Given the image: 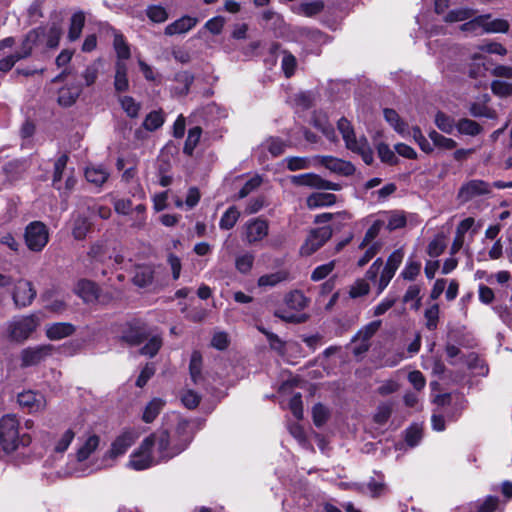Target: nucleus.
Returning a JSON list of instances; mask_svg holds the SVG:
<instances>
[{
    "mask_svg": "<svg viewBox=\"0 0 512 512\" xmlns=\"http://www.w3.org/2000/svg\"><path fill=\"white\" fill-rule=\"evenodd\" d=\"M334 267V261L316 267L311 274V279L313 281H320L324 279L333 271Z\"/></svg>",
    "mask_w": 512,
    "mask_h": 512,
    "instance_id": "63",
    "label": "nucleus"
},
{
    "mask_svg": "<svg viewBox=\"0 0 512 512\" xmlns=\"http://www.w3.org/2000/svg\"><path fill=\"white\" fill-rule=\"evenodd\" d=\"M99 289L97 285L90 281L82 279L78 281L75 287V293L86 303L94 302L98 299Z\"/></svg>",
    "mask_w": 512,
    "mask_h": 512,
    "instance_id": "18",
    "label": "nucleus"
},
{
    "mask_svg": "<svg viewBox=\"0 0 512 512\" xmlns=\"http://www.w3.org/2000/svg\"><path fill=\"white\" fill-rule=\"evenodd\" d=\"M284 163H286L287 169L290 171L309 169L312 166L317 165V163L315 162V157L313 159L298 156L286 157L284 159Z\"/></svg>",
    "mask_w": 512,
    "mask_h": 512,
    "instance_id": "30",
    "label": "nucleus"
},
{
    "mask_svg": "<svg viewBox=\"0 0 512 512\" xmlns=\"http://www.w3.org/2000/svg\"><path fill=\"white\" fill-rule=\"evenodd\" d=\"M75 437V431L73 428H68L59 434L55 440L54 451L56 453H64Z\"/></svg>",
    "mask_w": 512,
    "mask_h": 512,
    "instance_id": "34",
    "label": "nucleus"
},
{
    "mask_svg": "<svg viewBox=\"0 0 512 512\" xmlns=\"http://www.w3.org/2000/svg\"><path fill=\"white\" fill-rule=\"evenodd\" d=\"M429 138L432 140L435 146L445 150L454 149L457 145L453 139L445 137L437 131H431L429 133Z\"/></svg>",
    "mask_w": 512,
    "mask_h": 512,
    "instance_id": "46",
    "label": "nucleus"
},
{
    "mask_svg": "<svg viewBox=\"0 0 512 512\" xmlns=\"http://www.w3.org/2000/svg\"><path fill=\"white\" fill-rule=\"evenodd\" d=\"M456 128L460 134L476 136L482 131V127L471 119H461L456 124Z\"/></svg>",
    "mask_w": 512,
    "mask_h": 512,
    "instance_id": "37",
    "label": "nucleus"
},
{
    "mask_svg": "<svg viewBox=\"0 0 512 512\" xmlns=\"http://www.w3.org/2000/svg\"><path fill=\"white\" fill-rule=\"evenodd\" d=\"M91 227V223L88 218L83 216H78L74 220L72 234L75 239L82 240L86 237Z\"/></svg>",
    "mask_w": 512,
    "mask_h": 512,
    "instance_id": "38",
    "label": "nucleus"
},
{
    "mask_svg": "<svg viewBox=\"0 0 512 512\" xmlns=\"http://www.w3.org/2000/svg\"><path fill=\"white\" fill-rule=\"evenodd\" d=\"M435 124L441 131L447 134L452 133L454 128L456 127L454 120L450 116L442 112H438L436 114Z\"/></svg>",
    "mask_w": 512,
    "mask_h": 512,
    "instance_id": "48",
    "label": "nucleus"
},
{
    "mask_svg": "<svg viewBox=\"0 0 512 512\" xmlns=\"http://www.w3.org/2000/svg\"><path fill=\"white\" fill-rule=\"evenodd\" d=\"M200 400H201V396L190 389L184 391L181 396L182 403L188 409L196 408L199 405Z\"/></svg>",
    "mask_w": 512,
    "mask_h": 512,
    "instance_id": "62",
    "label": "nucleus"
},
{
    "mask_svg": "<svg viewBox=\"0 0 512 512\" xmlns=\"http://www.w3.org/2000/svg\"><path fill=\"white\" fill-rule=\"evenodd\" d=\"M51 346L40 345L35 347H28L21 351V366L29 367L41 363L49 355H51Z\"/></svg>",
    "mask_w": 512,
    "mask_h": 512,
    "instance_id": "14",
    "label": "nucleus"
},
{
    "mask_svg": "<svg viewBox=\"0 0 512 512\" xmlns=\"http://www.w3.org/2000/svg\"><path fill=\"white\" fill-rule=\"evenodd\" d=\"M285 146V142L277 137H270L262 144V147L274 157L281 155L285 151Z\"/></svg>",
    "mask_w": 512,
    "mask_h": 512,
    "instance_id": "47",
    "label": "nucleus"
},
{
    "mask_svg": "<svg viewBox=\"0 0 512 512\" xmlns=\"http://www.w3.org/2000/svg\"><path fill=\"white\" fill-rule=\"evenodd\" d=\"M100 443L99 436L95 434L89 435L84 443L78 448L76 453L77 461L83 462L98 448Z\"/></svg>",
    "mask_w": 512,
    "mask_h": 512,
    "instance_id": "22",
    "label": "nucleus"
},
{
    "mask_svg": "<svg viewBox=\"0 0 512 512\" xmlns=\"http://www.w3.org/2000/svg\"><path fill=\"white\" fill-rule=\"evenodd\" d=\"M381 326V321L376 320L368 323L363 328H361L358 333L355 335V339L359 341V339L370 342V339L375 335V333L379 330Z\"/></svg>",
    "mask_w": 512,
    "mask_h": 512,
    "instance_id": "44",
    "label": "nucleus"
},
{
    "mask_svg": "<svg viewBox=\"0 0 512 512\" xmlns=\"http://www.w3.org/2000/svg\"><path fill=\"white\" fill-rule=\"evenodd\" d=\"M100 67H101V60H96L92 64H90L89 66L86 67V69L84 70V72L82 74V77L85 81L86 86H91L92 84L95 83V81L98 77Z\"/></svg>",
    "mask_w": 512,
    "mask_h": 512,
    "instance_id": "55",
    "label": "nucleus"
},
{
    "mask_svg": "<svg viewBox=\"0 0 512 512\" xmlns=\"http://www.w3.org/2000/svg\"><path fill=\"white\" fill-rule=\"evenodd\" d=\"M385 120L393 127V129L404 135L407 132V124L400 118L399 114L390 108H386L383 111Z\"/></svg>",
    "mask_w": 512,
    "mask_h": 512,
    "instance_id": "32",
    "label": "nucleus"
},
{
    "mask_svg": "<svg viewBox=\"0 0 512 512\" xmlns=\"http://www.w3.org/2000/svg\"><path fill=\"white\" fill-rule=\"evenodd\" d=\"M370 291L369 283L366 279H357L349 288V296L353 299L362 297Z\"/></svg>",
    "mask_w": 512,
    "mask_h": 512,
    "instance_id": "49",
    "label": "nucleus"
},
{
    "mask_svg": "<svg viewBox=\"0 0 512 512\" xmlns=\"http://www.w3.org/2000/svg\"><path fill=\"white\" fill-rule=\"evenodd\" d=\"M313 422L317 427L322 426L328 419V409L322 404H316L312 410Z\"/></svg>",
    "mask_w": 512,
    "mask_h": 512,
    "instance_id": "64",
    "label": "nucleus"
},
{
    "mask_svg": "<svg viewBox=\"0 0 512 512\" xmlns=\"http://www.w3.org/2000/svg\"><path fill=\"white\" fill-rule=\"evenodd\" d=\"M485 20L482 23V32L485 33H505L509 29V24L504 19L490 20V15H482Z\"/></svg>",
    "mask_w": 512,
    "mask_h": 512,
    "instance_id": "26",
    "label": "nucleus"
},
{
    "mask_svg": "<svg viewBox=\"0 0 512 512\" xmlns=\"http://www.w3.org/2000/svg\"><path fill=\"white\" fill-rule=\"evenodd\" d=\"M202 130L200 127L196 126L189 130L188 137L185 141V145L183 148L184 153L187 155H192L195 147L197 146L200 137H201Z\"/></svg>",
    "mask_w": 512,
    "mask_h": 512,
    "instance_id": "42",
    "label": "nucleus"
},
{
    "mask_svg": "<svg viewBox=\"0 0 512 512\" xmlns=\"http://www.w3.org/2000/svg\"><path fill=\"white\" fill-rule=\"evenodd\" d=\"M139 434L134 429L124 430L116 439L112 442L111 448L103 457L102 464L99 468L110 467L114 464L115 460L123 456L126 451L134 444Z\"/></svg>",
    "mask_w": 512,
    "mask_h": 512,
    "instance_id": "5",
    "label": "nucleus"
},
{
    "mask_svg": "<svg viewBox=\"0 0 512 512\" xmlns=\"http://www.w3.org/2000/svg\"><path fill=\"white\" fill-rule=\"evenodd\" d=\"M165 405V401L161 398H153L144 408L142 420L145 423H152L159 415Z\"/></svg>",
    "mask_w": 512,
    "mask_h": 512,
    "instance_id": "24",
    "label": "nucleus"
},
{
    "mask_svg": "<svg viewBox=\"0 0 512 512\" xmlns=\"http://www.w3.org/2000/svg\"><path fill=\"white\" fill-rule=\"evenodd\" d=\"M109 173L102 166H92L85 170V177L88 182L101 186L108 179Z\"/></svg>",
    "mask_w": 512,
    "mask_h": 512,
    "instance_id": "27",
    "label": "nucleus"
},
{
    "mask_svg": "<svg viewBox=\"0 0 512 512\" xmlns=\"http://www.w3.org/2000/svg\"><path fill=\"white\" fill-rule=\"evenodd\" d=\"M68 162L67 155H61L54 164V173H53V186L58 190H63L62 187V177Z\"/></svg>",
    "mask_w": 512,
    "mask_h": 512,
    "instance_id": "36",
    "label": "nucleus"
},
{
    "mask_svg": "<svg viewBox=\"0 0 512 512\" xmlns=\"http://www.w3.org/2000/svg\"><path fill=\"white\" fill-rule=\"evenodd\" d=\"M3 173L9 181H15L20 178L21 165L16 161H10L2 167Z\"/></svg>",
    "mask_w": 512,
    "mask_h": 512,
    "instance_id": "61",
    "label": "nucleus"
},
{
    "mask_svg": "<svg viewBox=\"0 0 512 512\" xmlns=\"http://www.w3.org/2000/svg\"><path fill=\"white\" fill-rule=\"evenodd\" d=\"M289 278V273L285 270H280L274 273L265 274L259 277L258 286L260 287H273L277 284L286 281Z\"/></svg>",
    "mask_w": 512,
    "mask_h": 512,
    "instance_id": "31",
    "label": "nucleus"
},
{
    "mask_svg": "<svg viewBox=\"0 0 512 512\" xmlns=\"http://www.w3.org/2000/svg\"><path fill=\"white\" fill-rule=\"evenodd\" d=\"M255 256L251 252L242 253L235 258V268L242 274L249 273L254 264Z\"/></svg>",
    "mask_w": 512,
    "mask_h": 512,
    "instance_id": "35",
    "label": "nucleus"
},
{
    "mask_svg": "<svg viewBox=\"0 0 512 512\" xmlns=\"http://www.w3.org/2000/svg\"><path fill=\"white\" fill-rule=\"evenodd\" d=\"M85 24V15L83 12L79 11L74 13L70 20V27L68 31V38L70 41H76L79 39L82 29Z\"/></svg>",
    "mask_w": 512,
    "mask_h": 512,
    "instance_id": "28",
    "label": "nucleus"
},
{
    "mask_svg": "<svg viewBox=\"0 0 512 512\" xmlns=\"http://www.w3.org/2000/svg\"><path fill=\"white\" fill-rule=\"evenodd\" d=\"M26 246L33 252H40L49 241V231L47 226L41 221L29 223L24 232Z\"/></svg>",
    "mask_w": 512,
    "mask_h": 512,
    "instance_id": "6",
    "label": "nucleus"
},
{
    "mask_svg": "<svg viewBox=\"0 0 512 512\" xmlns=\"http://www.w3.org/2000/svg\"><path fill=\"white\" fill-rule=\"evenodd\" d=\"M445 248V237L442 234H438L429 242L427 254L432 258H436L444 252Z\"/></svg>",
    "mask_w": 512,
    "mask_h": 512,
    "instance_id": "39",
    "label": "nucleus"
},
{
    "mask_svg": "<svg viewBox=\"0 0 512 512\" xmlns=\"http://www.w3.org/2000/svg\"><path fill=\"white\" fill-rule=\"evenodd\" d=\"M147 17L154 23H163L168 19L167 10L160 5H150L146 9Z\"/></svg>",
    "mask_w": 512,
    "mask_h": 512,
    "instance_id": "43",
    "label": "nucleus"
},
{
    "mask_svg": "<svg viewBox=\"0 0 512 512\" xmlns=\"http://www.w3.org/2000/svg\"><path fill=\"white\" fill-rule=\"evenodd\" d=\"M337 127L342 134L346 147L353 152L359 153L362 160L367 165H370L373 162V153L368 147L367 141L364 138H356L350 122L345 118L339 119Z\"/></svg>",
    "mask_w": 512,
    "mask_h": 512,
    "instance_id": "3",
    "label": "nucleus"
},
{
    "mask_svg": "<svg viewBox=\"0 0 512 512\" xmlns=\"http://www.w3.org/2000/svg\"><path fill=\"white\" fill-rule=\"evenodd\" d=\"M114 49L117 53L118 60L124 61L130 57V49L127 43L124 40L122 34L114 33Z\"/></svg>",
    "mask_w": 512,
    "mask_h": 512,
    "instance_id": "41",
    "label": "nucleus"
},
{
    "mask_svg": "<svg viewBox=\"0 0 512 512\" xmlns=\"http://www.w3.org/2000/svg\"><path fill=\"white\" fill-rule=\"evenodd\" d=\"M146 207L142 204L137 205L132 211V224L133 228L141 229L146 222Z\"/></svg>",
    "mask_w": 512,
    "mask_h": 512,
    "instance_id": "58",
    "label": "nucleus"
},
{
    "mask_svg": "<svg viewBox=\"0 0 512 512\" xmlns=\"http://www.w3.org/2000/svg\"><path fill=\"white\" fill-rule=\"evenodd\" d=\"M315 162L331 171L332 173L349 176L355 171L354 166L347 161L333 156H316Z\"/></svg>",
    "mask_w": 512,
    "mask_h": 512,
    "instance_id": "13",
    "label": "nucleus"
},
{
    "mask_svg": "<svg viewBox=\"0 0 512 512\" xmlns=\"http://www.w3.org/2000/svg\"><path fill=\"white\" fill-rule=\"evenodd\" d=\"M475 14V12L472 9L469 8H459L450 11L446 17L445 20L447 22H459L469 19Z\"/></svg>",
    "mask_w": 512,
    "mask_h": 512,
    "instance_id": "57",
    "label": "nucleus"
},
{
    "mask_svg": "<svg viewBox=\"0 0 512 512\" xmlns=\"http://www.w3.org/2000/svg\"><path fill=\"white\" fill-rule=\"evenodd\" d=\"M163 123L164 117L162 113L159 111H153L146 116L143 122V126L149 131H154L160 128Z\"/></svg>",
    "mask_w": 512,
    "mask_h": 512,
    "instance_id": "51",
    "label": "nucleus"
},
{
    "mask_svg": "<svg viewBox=\"0 0 512 512\" xmlns=\"http://www.w3.org/2000/svg\"><path fill=\"white\" fill-rule=\"evenodd\" d=\"M421 271V263L419 261L408 260L404 269L401 271V277L405 280H414Z\"/></svg>",
    "mask_w": 512,
    "mask_h": 512,
    "instance_id": "54",
    "label": "nucleus"
},
{
    "mask_svg": "<svg viewBox=\"0 0 512 512\" xmlns=\"http://www.w3.org/2000/svg\"><path fill=\"white\" fill-rule=\"evenodd\" d=\"M202 356L198 351H194L191 355L189 370L194 383H197L201 377Z\"/></svg>",
    "mask_w": 512,
    "mask_h": 512,
    "instance_id": "45",
    "label": "nucleus"
},
{
    "mask_svg": "<svg viewBox=\"0 0 512 512\" xmlns=\"http://www.w3.org/2000/svg\"><path fill=\"white\" fill-rule=\"evenodd\" d=\"M154 271L151 266H137L133 276V283L138 287H146L152 283Z\"/></svg>",
    "mask_w": 512,
    "mask_h": 512,
    "instance_id": "25",
    "label": "nucleus"
},
{
    "mask_svg": "<svg viewBox=\"0 0 512 512\" xmlns=\"http://www.w3.org/2000/svg\"><path fill=\"white\" fill-rule=\"evenodd\" d=\"M392 414V404L390 403H381L374 414V422L378 425H384L387 423L388 419Z\"/></svg>",
    "mask_w": 512,
    "mask_h": 512,
    "instance_id": "50",
    "label": "nucleus"
},
{
    "mask_svg": "<svg viewBox=\"0 0 512 512\" xmlns=\"http://www.w3.org/2000/svg\"><path fill=\"white\" fill-rule=\"evenodd\" d=\"M81 87L76 86H66L59 90L58 93V102L60 105L68 107L75 103L79 95L81 94Z\"/></svg>",
    "mask_w": 512,
    "mask_h": 512,
    "instance_id": "23",
    "label": "nucleus"
},
{
    "mask_svg": "<svg viewBox=\"0 0 512 512\" xmlns=\"http://www.w3.org/2000/svg\"><path fill=\"white\" fill-rule=\"evenodd\" d=\"M239 216L240 213L235 207L228 208L220 219L219 227L224 230H229L233 228Z\"/></svg>",
    "mask_w": 512,
    "mask_h": 512,
    "instance_id": "40",
    "label": "nucleus"
},
{
    "mask_svg": "<svg viewBox=\"0 0 512 512\" xmlns=\"http://www.w3.org/2000/svg\"><path fill=\"white\" fill-rule=\"evenodd\" d=\"M120 103L129 117L134 118L138 116L140 105L132 97L124 96L120 98Z\"/></svg>",
    "mask_w": 512,
    "mask_h": 512,
    "instance_id": "60",
    "label": "nucleus"
},
{
    "mask_svg": "<svg viewBox=\"0 0 512 512\" xmlns=\"http://www.w3.org/2000/svg\"><path fill=\"white\" fill-rule=\"evenodd\" d=\"M114 86L118 92L126 91L129 87L127 65L124 61L118 60L116 63Z\"/></svg>",
    "mask_w": 512,
    "mask_h": 512,
    "instance_id": "29",
    "label": "nucleus"
},
{
    "mask_svg": "<svg viewBox=\"0 0 512 512\" xmlns=\"http://www.w3.org/2000/svg\"><path fill=\"white\" fill-rule=\"evenodd\" d=\"M198 22L197 18L190 16H183L165 28V34L172 36L176 34H183L191 30Z\"/></svg>",
    "mask_w": 512,
    "mask_h": 512,
    "instance_id": "19",
    "label": "nucleus"
},
{
    "mask_svg": "<svg viewBox=\"0 0 512 512\" xmlns=\"http://www.w3.org/2000/svg\"><path fill=\"white\" fill-rule=\"evenodd\" d=\"M39 324L40 319L36 314L15 317L8 323V336L13 341L23 342L36 331Z\"/></svg>",
    "mask_w": 512,
    "mask_h": 512,
    "instance_id": "4",
    "label": "nucleus"
},
{
    "mask_svg": "<svg viewBox=\"0 0 512 512\" xmlns=\"http://www.w3.org/2000/svg\"><path fill=\"white\" fill-rule=\"evenodd\" d=\"M162 346V339L158 335H153L148 342L141 348L140 353L145 356L153 357Z\"/></svg>",
    "mask_w": 512,
    "mask_h": 512,
    "instance_id": "52",
    "label": "nucleus"
},
{
    "mask_svg": "<svg viewBox=\"0 0 512 512\" xmlns=\"http://www.w3.org/2000/svg\"><path fill=\"white\" fill-rule=\"evenodd\" d=\"M193 437V425L187 420H181L172 435L166 430H160L146 437L142 441L143 449L147 450L157 465L183 452L191 443Z\"/></svg>",
    "mask_w": 512,
    "mask_h": 512,
    "instance_id": "1",
    "label": "nucleus"
},
{
    "mask_svg": "<svg viewBox=\"0 0 512 512\" xmlns=\"http://www.w3.org/2000/svg\"><path fill=\"white\" fill-rule=\"evenodd\" d=\"M127 465L133 470L141 471L156 464L150 457L147 450L143 449V443L141 442L140 446L130 455Z\"/></svg>",
    "mask_w": 512,
    "mask_h": 512,
    "instance_id": "16",
    "label": "nucleus"
},
{
    "mask_svg": "<svg viewBox=\"0 0 512 512\" xmlns=\"http://www.w3.org/2000/svg\"><path fill=\"white\" fill-rule=\"evenodd\" d=\"M290 181L297 186H306L318 190H341L340 184L325 180L315 173L293 175L290 177Z\"/></svg>",
    "mask_w": 512,
    "mask_h": 512,
    "instance_id": "7",
    "label": "nucleus"
},
{
    "mask_svg": "<svg viewBox=\"0 0 512 512\" xmlns=\"http://www.w3.org/2000/svg\"><path fill=\"white\" fill-rule=\"evenodd\" d=\"M336 196L332 193L316 192L309 195L306 199V205L309 209L332 206L336 203Z\"/></svg>",
    "mask_w": 512,
    "mask_h": 512,
    "instance_id": "21",
    "label": "nucleus"
},
{
    "mask_svg": "<svg viewBox=\"0 0 512 512\" xmlns=\"http://www.w3.org/2000/svg\"><path fill=\"white\" fill-rule=\"evenodd\" d=\"M285 303L288 308L301 311L307 306L308 300L301 291L295 290L286 295Z\"/></svg>",
    "mask_w": 512,
    "mask_h": 512,
    "instance_id": "33",
    "label": "nucleus"
},
{
    "mask_svg": "<svg viewBox=\"0 0 512 512\" xmlns=\"http://www.w3.org/2000/svg\"><path fill=\"white\" fill-rule=\"evenodd\" d=\"M379 217L388 231H394L404 228L415 215L407 214L403 210H389L381 212Z\"/></svg>",
    "mask_w": 512,
    "mask_h": 512,
    "instance_id": "12",
    "label": "nucleus"
},
{
    "mask_svg": "<svg viewBox=\"0 0 512 512\" xmlns=\"http://www.w3.org/2000/svg\"><path fill=\"white\" fill-rule=\"evenodd\" d=\"M18 403L21 407L28 409L30 413L43 411L47 406L43 394L34 391H25L18 395Z\"/></svg>",
    "mask_w": 512,
    "mask_h": 512,
    "instance_id": "15",
    "label": "nucleus"
},
{
    "mask_svg": "<svg viewBox=\"0 0 512 512\" xmlns=\"http://www.w3.org/2000/svg\"><path fill=\"white\" fill-rule=\"evenodd\" d=\"M269 232V224L261 218L248 220L243 226V239L247 244L253 245L262 241Z\"/></svg>",
    "mask_w": 512,
    "mask_h": 512,
    "instance_id": "10",
    "label": "nucleus"
},
{
    "mask_svg": "<svg viewBox=\"0 0 512 512\" xmlns=\"http://www.w3.org/2000/svg\"><path fill=\"white\" fill-rule=\"evenodd\" d=\"M492 92L500 97L512 95V84L502 80H495L491 83Z\"/></svg>",
    "mask_w": 512,
    "mask_h": 512,
    "instance_id": "59",
    "label": "nucleus"
},
{
    "mask_svg": "<svg viewBox=\"0 0 512 512\" xmlns=\"http://www.w3.org/2000/svg\"><path fill=\"white\" fill-rule=\"evenodd\" d=\"M490 193L489 184L483 180L473 179L464 183L459 191L457 198L460 202L466 203L476 197Z\"/></svg>",
    "mask_w": 512,
    "mask_h": 512,
    "instance_id": "11",
    "label": "nucleus"
},
{
    "mask_svg": "<svg viewBox=\"0 0 512 512\" xmlns=\"http://www.w3.org/2000/svg\"><path fill=\"white\" fill-rule=\"evenodd\" d=\"M36 297V290L31 281L19 279L14 282L12 299L16 307L25 308L32 304Z\"/></svg>",
    "mask_w": 512,
    "mask_h": 512,
    "instance_id": "8",
    "label": "nucleus"
},
{
    "mask_svg": "<svg viewBox=\"0 0 512 512\" xmlns=\"http://www.w3.org/2000/svg\"><path fill=\"white\" fill-rule=\"evenodd\" d=\"M323 7V3L320 1L301 3L297 8V13L307 17H311L320 13Z\"/></svg>",
    "mask_w": 512,
    "mask_h": 512,
    "instance_id": "53",
    "label": "nucleus"
},
{
    "mask_svg": "<svg viewBox=\"0 0 512 512\" xmlns=\"http://www.w3.org/2000/svg\"><path fill=\"white\" fill-rule=\"evenodd\" d=\"M424 317L426 320V327L429 330H434L437 328L438 320H439V305L433 304L429 308L425 310Z\"/></svg>",
    "mask_w": 512,
    "mask_h": 512,
    "instance_id": "56",
    "label": "nucleus"
},
{
    "mask_svg": "<svg viewBox=\"0 0 512 512\" xmlns=\"http://www.w3.org/2000/svg\"><path fill=\"white\" fill-rule=\"evenodd\" d=\"M30 442L28 434H20L19 421L14 415L7 414L0 419V446L5 452H13Z\"/></svg>",
    "mask_w": 512,
    "mask_h": 512,
    "instance_id": "2",
    "label": "nucleus"
},
{
    "mask_svg": "<svg viewBox=\"0 0 512 512\" xmlns=\"http://www.w3.org/2000/svg\"><path fill=\"white\" fill-rule=\"evenodd\" d=\"M331 236L332 229L330 226H323L312 230L300 248L301 255L310 256L322 247Z\"/></svg>",
    "mask_w": 512,
    "mask_h": 512,
    "instance_id": "9",
    "label": "nucleus"
},
{
    "mask_svg": "<svg viewBox=\"0 0 512 512\" xmlns=\"http://www.w3.org/2000/svg\"><path fill=\"white\" fill-rule=\"evenodd\" d=\"M42 34L43 31L41 29H34L27 33L20 49L17 52H15V54L19 57L20 60L28 57L31 54L33 48L37 45L38 41L40 40Z\"/></svg>",
    "mask_w": 512,
    "mask_h": 512,
    "instance_id": "20",
    "label": "nucleus"
},
{
    "mask_svg": "<svg viewBox=\"0 0 512 512\" xmlns=\"http://www.w3.org/2000/svg\"><path fill=\"white\" fill-rule=\"evenodd\" d=\"M75 332V327L68 322H57L46 326V336L50 340H61L71 336Z\"/></svg>",
    "mask_w": 512,
    "mask_h": 512,
    "instance_id": "17",
    "label": "nucleus"
}]
</instances>
